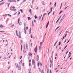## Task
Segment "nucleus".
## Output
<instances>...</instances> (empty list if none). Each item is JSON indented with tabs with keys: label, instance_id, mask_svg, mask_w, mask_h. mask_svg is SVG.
Listing matches in <instances>:
<instances>
[{
	"label": "nucleus",
	"instance_id": "nucleus-1",
	"mask_svg": "<svg viewBox=\"0 0 73 73\" xmlns=\"http://www.w3.org/2000/svg\"><path fill=\"white\" fill-rule=\"evenodd\" d=\"M34 50L35 53H37V46H36V47L34 49Z\"/></svg>",
	"mask_w": 73,
	"mask_h": 73
},
{
	"label": "nucleus",
	"instance_id": "nucleus-2",
	"mask_svg": "<svg viewBox=\"0 0 73 73\" xmlns=\"http://www.w3.org/2000/svg\"><path fill=\"white\" fill-rule=\"evenodd\" d=\"M32 64L33 66V65H35V62L33 59L32 60Z\"/></svg>",
	"mask_w": 73,
	"mask_h": 73
},
{
	"label": "nucleus",
	"instance_id": "nucleus-3",
	"mask_svg": "<svg viewBox=\"0 0 73 73\" xmlns=\"http://www.w3.org/2000/svg\"><path fill=\"white\" fill-rule=\"evenodd\" d=\"M24 26H25V28H24V33H25V34H27V32H26V30H25V23H24Z\"/></svg>",
	"mask_w": 73,
	"mask_h": 73
},
{
	"label": "nucleus",
	"instance_id": "nucleus-4",
	"mask_svg": "<svg viewBox=\"0 0 73 73\" xmlns=\"http://www.w3.org/2000/svg\"><path fill=\"white\" fill-rule=\"evenodd\" d=\"M49 21H48L46 25V28H48V25H49Z\"/></svg>",
	"mask_w": 73,
	"mask_h": 73
},
{
	"label": "nucleus",
	"instance_id": "nucleus-5",
	"mask_svg": "<svg viewBox=\"0 0 73 73\" xmlns=\"http://www.w3.org/2000/svg\"><path fill=\"white\" fill-rule=\"evenodd\" d=\"M10 10L11 11H17V10L16 9H10Z\"/></svg>",
	"mask_w": 73,
	"mask_h": 73
},
{
	"label": "nucleus",
	"instance_id": "nucleus-6",
	"mask_svg": "<svg viewBox=\"0 0 73 73\" xmlns=\"http://www.w3.org/2000/svg\"><path fill=\"white\" fill-rule=\"evenodd\" d=\"M39 60V56L37 55L36 57V61H38Z\"/></svg>",
	"mask_w": 73,
	"mask_h": 73
},
{
	"label": "nucleus",
	"instance_id": "nucleus-7",
	"mask_svg": "<svg viewBox=\"0 0 73 73\" xmlns=\"http://www.w3.org/2000/svg\"><path fill=\"white\" fill-rule=\"evenodd\" d=\"M11 3H12V2H14V3H16V1L14 0H11Z\"/></svg>",
	"mask_w": 73,
	"mask_h": 73
},
{
	"label": "nucleus",
	"instance_id": "nucleus-8",
	"mask_svg": "<svg viewBox=\"0 0 73 73\" xmlns=\"http://www.w3.org/2000/svg\"><path fill=\"white\" fill-rule=\"evenodd\" d=\"M21 66H19L18 67V70H21Z\"/></svg>",
	"mask_w": 73,
	"mask_h": 73
},
{
	"label": "nucleus",
	"instance_id": "nucleus-9",
	"mask_svg": "<svg viewBox=\"0 0 73 73\" xmlns=\"http://www.w3.org/2000/svg\"><path fill=\"white\" fill-rule=\"evenodd\" d=\"M23 62V61L22 60H21V61L19 62V65H21L22 64V62Z\"/></svg>",
	"mask_w": 73,
	"mask_h": 73
},
{
	"label": "nucleus",
	"instance_id": "nucleus-10",
	"mask_svg": "<svg viewBox=\"0 0 73 73\" xmlns=\"http://www.w3.org/2000/svg\"><path fill=\"white\" fill-rule=\"evenodd\" d=\"M20 18H19L18 19L17 24H19V22H20Z\"/></svg>",
	"mask_w": 73,
	"mask_h": 73
},
{
	"label": "nucleus",
	"instance_id": "nucleus-11",
	"mask_svg": "<svg viewBox=\"0 0 73 73\" xmlns=\"http://www.w3.org/2000/svg\"><path fill=\"white\" fill-rule=\"evenodd\" d=\"M28 20H30L31 19V18L29 17H27Z\"/></svg>",
	"mask_w": 73,
	"mask_h": 73
},
{
	"label": "nucleus",
	"instance_id": "nucleus-12",
	"mask_svg": "<svg viewBox=\"0 0 73 73\" xmlns=\"http://www.w3.org/2000/svg\"><path fill=\"white\" fill-rule=\"evenodd\" d=\"M16 36H18V34L17 33V30H16Z\"/></svg>",
	"mask_w": 73,
	"mask_h": 73
},
{
	"label": "nucleus",
	"instance_id": "nucleus-13",
	"mask_svg": "<svg viewBox=\"0 0 73 73\" xmlns=\"http://www.w3.org/2000/svg\"><path fill=\"white\" fill-rule=\"evenodd\" d=\"M46 13H44L43 15V17H42V18H44V16H45V15H46Z\"/></svg>",
	"mask_w": 73,
	"mask_h": 73
},
{
	"label": "nucleus",
	"instance_id": "nucleus-14",
	"mask_svg": "<svg viewBox=\"0 0 73 73\" xmlns=\"http://www.w3.org/2000/svg\"><path fill=\"white\" fill-rule=\"evenodd\" d=\"M29 53L30 54H29V56H31V57H32V54L31 52Z\"/></svg>",
	"mask_w": 73,
	"mask_h": 73
},
{
	"label": "nucleus",
	"instance_id": "nucleus-15",
	"mask_svg": "<svg viewBox=\"0 0 73 73\" xmlns=\"http://www.w3.org/2000/svg\"><path fill=\"white\" fill-rule=\"evenodd\" d=\"M31 28H30L29 29V34H30H30H31Z\"/></svg>",
	"mask_w": 73,
	"mask_h": 73
},
{
	"label": "nucleus",
	"instance_id": "nucleus-16",
	"mask_svg": "<svg viewBox=\"0 0 73 73\" xmlns=\"http://www.w3.org/2000/svg\"><path fill=\"white\" fill-rule=\"evenodd\" d=\"M26 48L27 49H28V45H27V44H26Z\"/></svg>",
	"mask_w": 73,
	"mask_h": 73
},
{
	"label": "nucleus",
	"instance_id": "nucleus-17",
	"mask_svg": "<svg viewBox=\"0 0 73 73\" xmlns=\"http://www.w3.org/2000/svg\"><path fill=\"white\" fill-rule=\"evenodd\" d=\"M20 11H21V13H23V9H20Z\"/></svg>",
	"mask_w": 73,
	"mask_h": 73
},
{
	"label": "nucleus",
	"instance_id": "nucleus-18",
	"mask_svg": "<svg viewBox=\"0 0 73 73\" xmlns=\"http://www.w3.org/2000/svg\"><path fill=\"white\" fill-rule=\"evenodd\" d=\"M29 12H30V13H32V9H30Z\"/></svg>",
	"mask_w": 73,
	"mask_h": 73
},
{
	"label": "nucleus",
	"instance_id": "nucleus-19",
	"mask_svg": "<svg viewBox=\"0 0 73 73\" xmlns=\"http://www.w3.org/2000/svg\"><path fill=\"white\" fill-rule=\"evenodd\" d=\"M21 45V51H22V49L23 48V46H22V44H20Z\"/></svg>",
	"mask_w": 73,
	"mask_h": 73
},
{
	"label": "nucleus",
	"instance_id": "nucleus-20",
	"mask_svg": "<svg viewBox=\"0 0 73 73\" xmlns=\"http://www.w3.org/2000/svg\"><path fill=\"white\" fill-rule=\"evenodd\" d=\"M32 25L33 27H34V24H33V21H32Z\"/></svg>",
	"mask_w": 73,
	"mask_h": 73
},
{
	"label": "nucleus",
	"instance_id": "nucleus-21",
	"mask_svg": "<svg viewBox=\"0 0 73 73\" xmlns=\"http://www.w3.org/2000/svg\"><path fill=\"white\" fill-rule=\"evenodd\" d=\"M39 50H41V46H40L39 48Z\"/></svg>",
	"mask_w": 73,
	"mask_h": 73
},
{
	"label": "nucleus",
	"instance_id": "nucleus-22",
	"mask_svg": "<svg viewBox=\"0 0 73 73\" xmlns=\"http://www.w3.org/2000/svg\"><path fill=\"white\" fill-rule=\"evenodd\" d=\"M5 16V17H7V16H8V15H7V14H5V15H3V16L4 17V16Z\"/></svg>",
	"mask_w": 73,
	"mask_h": 73
},
{
	"label": "nucleus",
	"instance_id": "nucleus-23",
	"mask_svg": "<svg viewBox=\"0 0 73 73\" xmlns=\"http://www.w3.org/2000/svg\"><path fill=\"white\" fill-rule=\"evenodd\" d=\"M0 28H3V25H1L0 26Z\"/></svg>",
	"mask_w": 73,
	"mask_h": 73
},
{
	"label": "nucleus",
	"instance_id": "nucleus-24",
	"mask_svg": "<svg viewBox=\"0 0 73 73\" xmlns=\"http://www.w3.org/2000/svg\"><path fill=\"white\" fill-rule=\"evenodd\" d=\"M22 25V22H20L19 23V25Z\"/></svg>",
	"mask_w": 73,
	"mask_h": 73
},
{
	"label": "nucleus",
	"instance_id": "nucleus-25",
	"mask_svg": "<svg viewBox=\"0 0 73 73\" xmlns=\"http://www.w3.org/2000/svg\"><path fill=\"white\" fill-rule=\"evenodd\" d=\"M57 3V2H55L54 5V8H55V7H56V4Z\"/></svg>",
	"mask_w": 73,
	"mask_h": 73
},
{
	"label": "nucleus",
	"instance_id": "nucleus-26",
	"mask_svg": "<svg viewBox=\"0 0 73 73\" xmlns=\"http://www.w3.org/2000/svg\"><path fill=\"white\" fill-rule=\"evenodd\" d=\"M43 43V42H40V46H42V44Z\"/></svg>",
	"mask_w": 73,
	"mask_h": 73
},
{
	"label": "nucleus",
	"instance_id": "nucleus-27",
	"mask_svg": "<svg viewBox=\"0 0 73 73\" xmlns=\"http://www.w3.org/2000/svg\"><path fill=\"white\" fill-rule=\"evenodd\" d=\"M62 3H61V5H60V9H61V7H62Z\"/></svg>",
	"mask_w": 73,
	"mask_h": 73
},
{
	"label": "nucleus",
	"instance_id": "nucleus-28",
	"mask_svg": "<svg viewBox=\"0 0 73 73\" xmlns=\"http://www.w3.org/2000/svg\"><path fill=\"white\" fill-rule=\"evenodd\" d=\"M38 67L40 66V62H39L38 63Z\"/></svg>",
	"mask_w": 73,
	"mask_h": 73
},
{
	"label": "nucleus",
	"instance_id": "nucleus-29",
	"mask_svg": "<svg viewBox=\"0 0 73 73\" xmlns=\"http://www.w3.org/2000/svg\"><path fill=\"white\" fill-rule=\"evenodd\" d=\"M34 17H35V19H37V16L36 15H35Z\"/></svg>",
	"mask_w": 73,
	"mask_h": 73
},
{
	"label": "nucleus",
	"instance_id": "nucleus-30",
	"mask_svg": "<svg viewBox=\"0 0 73 73\" xmlns=\"http://www.w3.org/2000/svg\"><path fill=\"white\" fill-rule=\"evenodd\" d=\"M4 4V3L2 2L0 4V5H1L2 4Z\"/></svg>",
	"mask_w": 73,
	"mask_h": 73
},
{
	"label": "nucleus",
	"instance_id": "nucleus-31",
	"mask_svg": "<svg viewBox=\"0 0 73 73\" xmlns=\"http://www.w3.org/2000/svg\"><path fill=\"white\" fill-rule=\"evenodd\" d=\"M62 11H61L60 12V13H59V15H60V14H61V13H62Z\"/></svg>",
	"mask_w": 73,
	"mask_h": 73
},
{
	"label": "nucleus",
	"instance_id": "nucleus-32",
	"mask_svg": "<svg viewBox=\"0 0 73 73\" xmlns=\"http://www.w3.org/2000/svg\"><path fill=\"white\" fill-rule=\"evenodd\" d=\"M53 9V7H51V8L50 9V11H52V10Z\"/></svg>",
	"mask_w": 73,
	"mask_h": 73
},
{
	"label": "nucleus",
	"instance_id": "nucleus-33",
	"mask_svg": "<svg viewBox=\"0 0 73 73\" xmlns=\"http://www.w3.org/2000/svg\"><path fill=\"white\" fill-rule=\"evenodd\" d=\"M61 45V42H60L59 44H58V45L60 46V45Z\"/></svg>",
	"mask_w": 73,
	"mask_h": 73
},
{
	"label": "nucleus",
	"instance_id": "nucleus-34",
	"mask_svg": "<svg viewBox=\"0 0 73 73\" xmlns=\"http://www.w3.org/2000/svg\"><path fill=\"white\" fill-rule=\"evenodd\" d=\"M50 64H52V61L51 60H50Z\"/></svg>",
	"mask_w": 73,
	"mask_h": 73
},
{
	"label": "nucleus",
	"instance_id": "nucleus-35",
	"mask_svg": "<svg viewBox=\"0 0 73 73\" xmlns=\"http://www.w3.org/2000/svg\"><path fill=\"white\" fill-rule=\"evenodd\" d=\"M7 16H9V17H11V15H10V14H7Z\"/></svg>",
	"mask_w": 73,
	"mask_h": 73
},
{
	"label": "nucleus",
	"instance_id": "nucleus-36",
	"mask_svg": "<svg viewBox=\"0 0 73 73\" xmlns=\"http://www.w3.org/2000/svg\"><path fill=\"white\" fill-rule=\"evenodd\" d=\"M52 64H50V68H51V67H52Z\"/></svg>",
	"mask_w": 73,
	"mask_h": 73
},
{
	"label": "nucleus",
	"instance_id": "nucleus-37",
	"mask_svg": "<svg viewBox=\"0 0 73 73\" xmlns=\"http://www.w3.org/2000/svg\"><path fill=\"white\" fill-rule=\"evenodd\" d=\"M68 7V6H67V7H66L65 8H64V10H65L66 9V8Z\"/></svg>",
	"mask_w": 73,
	"mask_h": 73
},
{
	"label": "nucleus",
	"instance_id": "nucleus-38",
	"mask_svg": "<svg viewBox=\"0 0 73 73\" xmlns=\"http://www.w3.org/2000/svg\"><path fill=\"white\" fill-rule=\"evenodd\" d=\"M50 73H52V70L50 69Z\"/></svg>",
	"mask_w": 73,
	"mask_h": 73
},
{
	"label": "nucleus",
	"instance_id": "nucleus-39",
	"mask_svg": "<svg viewBox=\"0 0 73 73\" xmlns=\"http://www.w3.org/2000/svg\"><path fill=\"white\" fill-rule=\"evenodd\" d=\"M66 40H65V41H64V42H63V44H64V43H65V42H66Z\"/></svg>",
	"mask_w": 73,
	"mask_h": 73
},
{
	"label": "nucleus",
	"instance_id": "nucleus-40",
	"mask_svg": "<svg viewBox=\"0 0 73 73\" xmlns=\"http://www.w3.org/2000/svg\"><path fill=\"white\" fill-rule=\"evenodd\" d=\"M34 23H36V20H34Z\"/></svg>",
	"mask_w": 73,
	"mask_h": 73
},
{
	"label": "nucleus",
	"instance_id": "nucleus-41",
	"mask_svg": "<svg viewBox=\"0 0 73 73\" xmlns=\"http://www.w3.org/2000/svg\"><path fill=\"white\" fill-rule=\"evenodd\" d=\"M59 27H60V26H59L56 29H58V28H59Z\"/></svg>",
	"mask_w": 73,
	"mask_h": 73
},
{
	"label": "nucleus",
	"instance_id": "nucleus-42",
	"mask_svg": "<svg viewBox=\"0 0 73 73\" xmlns=\"http://www.w3.org/2000/svg\"><path fill=\"white\" fill-rule=\"evenodd\" d=\"M9 5H10V3H9L7 5V7H9Z\"/></svg>",
	"mask_w": 73,
	"mask_h": 73
},
{
	"label": "nucleus",
	"instance_id": "nucleus-43",
	"mask_svg": "<svg viewBox=\"0 0 73 73\" xmlns=\"http://www.w3.org/2000/svg\"><path fill=\"white\" fill-rule=\"evenodd\" d=\"M40 65L41 66H42V63L41 62L40 63Z\"/></svg>",
	"mask_w": 73,
	"mask_h": 73
},
{
	"label": "nucleus",
	"instance_id": "nucleus-44",
	"mask_svg": "<svg viewBox=\"0 0 73 73\" xmlns=\"http://www.w3.org/2000/svg\"><path fill=\"white\" fill-rule=\"evenodd\" d=\"M18 36L19 38H21V36H20V35H19Z\"/></svg>",
	"mask_w": 73,
	"mask_h": 73
},
{
	"label": "nucleus",
	"instance_id": "nucleus-45",
	"mask_svg": "<svg viewBox=\"0 0 73 73\" xmlns=\"http://www.w3.org/2000/svg\"><path fill=\"white\" fill-rule=\"evenodd\" d=\"M70 54H71V52H70L68 54V55H70Z\"/></svg>",
	"mask_w": 73,
	"mask_h": 73
},
{
	"label": "nucleus",
	"instance_id": "nucleus-46",
	"mask_svg": "<svg viewBox=\"0 0 73 73\" xmlns=\"http://www.w3.org/2000/svg\"><path fill=\"white\" fill-rule=\"evenodd\" d=\"M0 32H1L2 33H4L5 32V31H0Z\"/></svg>",
	"mask_w": 73,
	"mask_h": 73
},
{
	"label": "nucleus",
	"instance_id": "nucleus-47",
	"mask_svg": "<svg viewBox=\"0 0 73 73\" xmlns=\"http://www.w3.org/2000/svg\"><path fill=\"white\" fill-rule=\"evenodd\" d=\"M17 12H16L14 14V15H16V14H17Z\"/></svg>",
	"mask_w": 73,
	"mask_h": 73
},
{
	"label": "nucleus",
	"instance_id": "nucleus-48",
	"mask_svg": "<svg viewBox=\"0 0 73 73\" xmlns=\"http://www.w3.org/2000/svg\"><path fill=\"white\" fill-rule=\"evenodd\" d=\"M13 26H14V24H13L12 26H11V27L12 28V27H13Z\"/></svg>",
	"mask_w": 73,
	"mask_h": 73
},
{
	"label": "nucleus",
	"instance_id": "nucleus-49",
	"mask_svg": "<svg viewBox=\"0 0 73 73\" xmlns=\"http://www.w3.org/2000/svg\"><path fill=\"white\" fill-rule=\"evenodd\" d=\"M67 46H68V45H66L64 48V49L66 48V47H67Z\"/></svg>",
	"mask_w": 73,
	"mask_h": 73
},
{
	"label": "nucleus",
	"instance_id": "nucleus-50",
	"mask_svg": "<svg viewBox=\"0 0 73 73\" xmlns=\"http://www.w3.org/2000/svg\"><path fill=\"white\" fill-rule=\"evenodd\" d=\"M42 4H43V5H45V4H43V3H44V1H42Z\"/></svg>",
	"mask_w": 73,
	"mask_h": 73
},
{
	"label": "nucleus",
	"instance_id": "nucleus-51",
	"mask_svg": "<svg viewBox=\"0 0 73 73\" xmlns=\"http://www.w3.org/2000/svg\"><path fill=\"white\" fill-rule=\"evenodd\" d=\"M39 20H40V19H41V17H40V16H39Z\"/></svg>",
	"mask_w": 73,
	"mask_h": 73
},
{
	"label": "nucleus",
	"instance_id": "nucleus-52",
	"mask_svg": "<svg viewBox=\"0 0 73 73\" xmlns=\"http://www.w3.org/2000/svg\"><path fill=\"white\" fill-rule=\"evenodd\" d=\"M47 70V73H49V69L48 68Z\"/></svg>",
	"mask_w": 73,
	"mask_h": 73
},
{
	"label": "nucleus",
	"instance_id": "nucleus-53",
	"mask_svg": "<svg viewBox=\"0 0 73 73\" xmlns=\"http://www.w3.org/2000/svg\"><path fill=\"white\" fill-rule=\"evenodd\" d=\"M20 12H19L18 13V15H20Z\"/></svg>",
	"mask_w": 73,
	"mask_h": 73
},
{
	"label": "nucleus",
	"instance_id": "nucleus-54",
	"mask_svg": "<svg viewBox=\"0 0 73 73\" xmlns=\"http://www.w3.org/2000/svg\"><path fill=\"white\" fill-rule=\"evenodd\" d=\"M21 43H23V40H21Z\"/></svg>",
	"mask_w": 73,
	"mask_h": 73
},
{
	"label": "nucleus",
	"instance_id": "nucleus-55",
	"mask_svg": "<svg viewBox=\"0 0 73 73\" xmlns=\"http://www.w3.org/2000/svg\"><path fill=\"white\" fill-rule=\"evenodd\" d=\"M12 8H13V9H15V7H14V6H13V7H12Z\"/></svg>",
	"mask_w": 73,
	"mask_h": 73
},
{
	"label": "nucleus",
	"instance_id": "nucleus-56",
	"mask_svg": "<svg viewBox=\"0 0 73 73\" xmlns=\"http://www.w3.org/2000/svg\"><path fill=\"white\" fill-rule=\"evenodd\" d=\"M4 0H2L1 1H0V3H1V2H2V1H3Z\"/></svg>",
	"mask_w": 73,
	"mask_h": 73
},
{
	"label": "nucleus",
	"instance_id": "nucleus-57",
	"mask_svg": "<svg viewBox=\"0 0 73 73\" xmlns=\"http://www.w3.org/2000/svg\"><path fill=\"white\" fill-rule=\"evenodd\" d=\"M29 66H31V63H29Z\"/></svg>",
	"mask_w": 73,
	"mask_h": 73
},
{
	"label": "nucleus",
	"instance_id": "nucleus-58",
	"mask_svg": "<svg viewBox=\"0 0 73 73\" xmlns=\"http://www.w3.org/2000/svg\"><path fill=\"white\" fill-rule=\"evenodd\" d=\"M31 62V60H30L29 61V62L30 63Z\"/></svg>",
	"mask_w": 73,
	"mask_h": 73
},
{
	"label": "nucleus",
	"instance_id": "nucleus-59",
	"mask_svg": "<svg viewBox=\"0 0 73 73\" xmlns=\"http://www.w3.org/2000/svg\"><path fill=\"white\" fill-rule=\"evenodd\" d=\"M11 0H8V2H10L11 3Z\"/></svg>",
	"mask_w": 73,
	"mask_h": 73
},
{
	"label": "nucleus",
	"instance_id": "nucleus-60",
	"mask_svg": "<svg viewBox=\"0 0 73 73\" xmlns=\"http://www.w3.org/2000/svg\"><path fill=\"white\" fill-rule=\"evenodd\" d=\"M70 41V40H69L68 41V42L67 43V44H68V42H69V41Z\"/></svg>",
	"mask_w": 73,
	"mask_h": 73
},
{
	"label": "nucleus",
	"instance_id": "nucleus-61",
	"mask_svg": "<svg viewBox=\"0 0 73 73\" xmlns=\"http://www.w3.org/2000/svg\"><path fill=\"white\" fill-rule=\"evenodd\" d=\"M22 66H24V63H23L22 64Z\"/></svg>",
	"mask_w": 73,
	"mask_h": 73
},
{
	"label": "nucleus",
	"instance_id": "nucleus-62",
	"mask_svg": "<svg viewBox=\"0 0 73 73\" xmlns=\"http://www.w3.org/2000/svg\"><path fill=\"white\" fill-rule=\"evenodd\" d=\"M42 72H41V73H44V71H43V70H42Z\"/></svg>",
	"mask_w": 73,
	"mask_h": 73
},
{
	"label": "nucleus",
	"instance_id": "nucleus-63",
	"mask_svg": "<svg viewBox=\"0 0 73 73\" xmlns=\"http://www.w3.org/2000/svg\"><path fill=\"white\" fill-rule=\"evenodd\" d=\"M32 36H33L32 35H31V38H32Z\"/></svg>",
	"mask_w": 73,
	"mask_h": 73
},
{
	"label": "nucleus",
	"instance_id": "nucleus-64",
	"mask_svg": "<svg viewBox=\"0 0 73 73\" xmlns=\"http://www.w3.org/2000/svg\"><path fill=\"white\" fill-rule=\"evenodd\" d=\"M36 9H37V10H38V7H37V8H36Z\"/></svg>",
	"mask_w": 73,
	"mask_h": 73
}]
</instances>
